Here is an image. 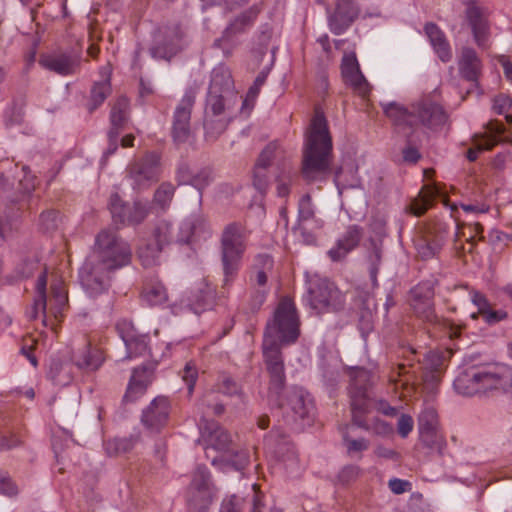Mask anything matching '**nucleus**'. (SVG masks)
I'll return each instance as SVG.
<instances>
[{"instance_id": "a878e982", "label": "nucleus", "mask_w": 512, "mask_h": 512, "mask_svg": "<svg viewBox=\"0 0 512 512\" xmlns=\"http://www.w3.org/2000/svg\"><path fill=\"white\" fill-rule=\"evenodd\" d=\"M72 357L79 368L90 371L97 370L104 361L102 350L93 347L89 341H85L83 347L78 349Z\"/></svg>"}, {"instance_id": "f257e3e1", "label": "nucleus", "mask_w": 512, "mask_h": 512, "mask_svg": "<svg viewBox=\"0 0 512 512\" xmlns=\"http://www.w3.org/2000/svg\"><path fill=\"white\" fill-rule=\"evenodd\" d=\"M131 259L130 245L116 231L103 229L79 271L80 282L91 296L99 295L109 288L111 274L129 265Z\"/></svg>"}, {"instance_id": "aec40b11", "label": "nucleus", "mask_w": 512, "mask_h": 512, "mask_svg": "<svg viewBox=\"0 0 512 512\" xmlns=\"http://www.w3.org/2000/svg\"><path fill=\"white\" fill-rule=\"evenodd\" d=\"M335 3V11L329 17V26L334 34L339 35L357 19L360 9L355 0H335Z\"/></svg>"}, {"instance_id": "79ce46f5", "label": "nucleus", "mask_w": 512, "mask_h": 512, "mask_svg": "<svg viewBox=\"0 0 512 512\" xmlns=\"http://www.w3.org/2000/svg\"><path fill=\"white\" fill-rule=\"evenodd\" d=\"M141 296L142 299L150 306L162 305L168 300L167 290L159 281L146 283L143 287Z\"/></svg>"}, {"instance_id": "69168bd1", "label": "nucleus", "mask_w": 512, "mask_h": 512, "mask_svg": "<svg viewBox=\"0 0 512 512\" xmlns=\"http://www.w3.org/2000/svg\"><path fill=\"white\" fill-rule=\"evenodd\" d=\"M137 440V437L115 439L107 443V449H109V446L113 445L115 453H126L133 449Z\"/></svg>"}, {"instance_id": "680f3d73", "label": "nucleus", "mask_w": 512, "mask_h": 512, "mask_svg": "<svg viewBox=\"0 0 512 512\" xmlns=\"http://www.w3.org/2000/svg\"><path fill=\"white\" fill-rule=\"evenodd\" d=\"M181 376L187 385L189 394H192L198 378V370L196 366L191 362L187 363L181 372Z\"/></svg>"}, {"instance_id": "4c0bfd02", "label": "nucleus", "mask_w": 512, "mask_h": 512, "mask_svg": "<svg viewBox=\"0 0 512 512\" xmlns=\"http://www.w3.org/2000/svg\"><path fill=\"white\" fill-rule=\"evenodd\" d=\"M231 119V115L204 113L205 138L216 140L226 130Z\"/></svg>"}, {"instance_id": "6e6552de", "label": "nucleus", "mask_w": 512, "mask_h": 512, "mask_svg": "<svg viewBox=\"0 0 512 512\" xmlns=\"http://www.w3.org/2000/svg\"><path fill=\"white\" fill-rule=\"evenodd\" d=\"M278 407L289 423L309 419L314 411L310 394L302 387L293 386L278 400Z\"/></svg>"}, {"instance_id": "7ed1b4c3", "label": "nucleus", "mask_w": 512, "mask_h": 512, "mask_svg": "<svg viewBox=\"0 0 512 512\" xmlns=\"http://www.w3.org/2000/svg\"><path fill=\"white\" fill-rule=\"evenodd\" d=\"M332 149L327 119L320 108H315L305 134L302 159V175L305 180L315 182L326 177L332 161Z\"/></svg>"}, {"instance_id": "72a5a7b5", "label": "nucleus", "mask_w": 512, "mask_h": 512, "mask_svg": "<svg viewBox=\"0 0 512 512\" xmlns=\"http://www.w3.org/2000/svg\"><path fill=\"white\" fill-rule=\"evenodd\" d=\"M457 393L464 396H473L482 393L478 369H470L460 373L454 380Z\"/></svg>"}, {"instance_id": "de8ad7c7", "label": "nucleus", "mask_w": 512, "mask_h": 512, "mask_svg": "<svg viewBox=\"0 0 512 512\" xmlns=\"http://www.w3.org/2000/svg\"><path fill=\"white\" fill-rule=\"evenodd\" d=\"M418 425L420 432L430 433L437 430L438 415L436 409L432 406L425 407L418 417Z\"/></svg>"}, {"instance_id": "bf43d9fd", "label": "nucleus", "mask_w": 512, "mask_h": 512, "mask_svg": "<svg viewBox=\"0 0 512 512\" xmlns=\"http://www.w3.org/2000/svg\"><path fill=\"white\" fill-rule=\"evenodd\" d=\"M267 75H268V72H266V71H261L257 75L256 79L254 80L253 85L249 88V90L247 92L245 100L243 101V107L248 103V101H252V102L255 101V99L257 98V96L261 90V87L266 82Z\"/></svg>"}, {"instance_id": "39448f33", "label": "nucleus", "mask_w": 512, "mask_h": 512, "mask_svg": "<svg viewBox=\"0 0 512 512\" xmlns=\"http://www.w3.org/2000/svg\"><path fill=\"white\" fill-rule=\"evenodd\" d=\"M248 232L238 222L227 224L221 234V261L224 272V285L231 283L238 273L241 259L247 248Z\"/></svg>"}, {"instance_id": "864d4df0", "label": "nucleus", "mask_w": 512, "mask_h": 512, "mask_svg": "<svg viewBox=\"0 0 512 512\" xmlns=\"http://www.w3.org/2000/svg\"><path fill=\"white\" fill-rule=\"evenodd\" d=\"M371 246L372 249L368 255L369 273L371 280L375 284L377 281L379 265L382 260V249L375 241H371Z\"/></svg>"}, {"instance_id": "5fc2aeb1", "label": "nucleus", "mask_w": 512, "mask_h": 512, "mask_svg": "<svg viewBox=\"0 0 512 512\" xmlns=\"http://www.w3.org/2000/svg\"><path fill=\"white\" fill-rule=\"evenodd\" d=\"M217 391L227 396H242L241 387L229 376L223 375L217 385Z\"/></svg>"}, {"instance_id": "c9c22d12", "label": "nucleus", "mask_w": 512, "mask_h": 512, "mask_svg": "<svg viewBox=\"0 0 512 512\" xmlns=\"http://www.w3.org/2000/svg\"><path fill=\"white\" fill-rule=\"evenodd\" d=\"M259 13L260 8L257 5H252L248 9L235 16L228 23L226 29L237 36L246 33L254 25Z\"/></svg>"}, {"instance_id": "2eb2a0df", "label": "nucleus", "mask_w": 512, "mask_h": 512, "mask_svg": "<svg viewBox=\"0 0 512 512\" xmlns=\"http://www.w3.org/2000/svg\"><path fill=\"white\" fill-rule=\"evenodd\" d=\"M482 393H512V367L494 364L478 368Z\"/></svg>"}, {"instance_id": "4be33fe9", "label": "nucleus", "mask_w": 512, "mask_h": 512, "mask_svg": "<svg viewBox=\"0 0 512 512\" xmlns=\"http://www.w3.org/2000/svg\"><path fill=\"white\" fill-rule=\"evenodd\" d=\"M116 329L125 343L129 357L142 356L148 350V336L136 331L133 324L122 320L117 323Z\"/></svg>"}, {"instance_id": "c756f323", "label": "nucleus", "mask_w": 512, "mask_h": 512, "mask_svg": "<svg viewBox=\"0 0 512 512\" xmlns=\"http://www.w3.org/2000/svg\"><path fill=\"white\" fill-rule=\"evenodd\" d=\"M208 92L221 95H237L234 91V81L228 68L218 66L213 69Z\"/></svg>"}, {"instance_id": "f704fd0d", "label": "nucleus", "mask_w": 512, "mask_h": 512, "mask_svg": "<svg viewBox=\"0 0 512 512\" xmlns=\"http://www.w3.org/2000/svg\"><path fill=\"white\" fill-rule=\"evenodd\" d=\"M483 226L478 223H471V224H460L457 223V231L455 233V240H454V246L455 249L462 252H465V247L462 244H458L461 237H464L467 241V243L470 244V247L468 249V252H472V248L474 244L476 243V240H482L483 237Z\"/></svg>"}, {"instance_id": "603ef678", "label": "nucleus", "mask_w": 512, "mask_h": 512, "mask_svg": "<svg viewBox=\"0 0 512 512\" xmlns=\"http://www.w3.org/2000/svg\"><path fill=\"white\" fill-rule=\"evenodd\" d=\"M207 224L206 218L203 215H195L189 221L183 223L182 230L185 235L181 237V241L188 242L190 237L195 235L198 230L203 229Z\"/></svg>"}, {"instance_id": "473e14b6", "label": "nucleus", "mask_w": 512, "mask_h": 512, "mask_svg": "<svg viewBox=\"0 0 512 512\" xmlns=\"http://www.w3.org/2000/svg\"><path fill=\"white\" fill-rule=\"evenodd\" d=\"M150 382V375L145 368L135 369L133 371L132 377L128 384L123 400L125 402L136 401L145 393Z\"/></svg>"}, {"instance_id": "4d7b16f0", "label": "nucleus", "mask_w": 512, "mask_h": 512, "mask_svg": "<svg viewBox=\"0 0 512 512\" xmlns=\"http://www.w3.org/2000/svg\"><path fill=\"white\" fill-rule=\"evenodd\" d=\"M420 439L427 447L437 449L440 454H442L446 446L445 440L437 434V430L430 433H426V431L420 432Z\"/></svg>"}, {"instance_id": "a19ab883", "label": "nucleus", "mask_w": 512, "mask_h": 512, "mask_svg": "<svg viewBox=\"0 0 512 512\" xmlns=\"http://www.w3.org/2000/svg\"><path fill=\"white\" fill-rule=\"evenodd\" d=\"M208 446L218 451H226L231 443L230 435L217 423H211L203 432Z\"/></svg>"}, {"instance_id": "e2e57ef3", "label": "nucleus", "mask_w": 512, "mask_h": 512, "mask_svg": "<svg viewBox=\"0 0 512 512\" xmlns=\"http://www.w3.org/2000/svg\"><path fill=\"white\" fill-rule=\"evenodd\" d=\"M64 370L60 362H53L50 366L49 377L57 385H66L70 382L71 377L69 374L62 375Z\"/></svg>"}, {"instance_id": "f3484780", "label": "nucleus", "mask_w": 512, "mask_h": 512, "mask_svg": "<svg viewBox=\"0 0 512 512\" xmlns=\"http://www.w3.org/2000/svg\"><path fill=\"white\" fill-rule=\"evenodd\" d=\"M486 131L481 134H476L473 137L474 148H470L467 151V158L470 161H475L478 157V152L491 150L500 142L507 141V137L504 136L506 128L503 123L493 120L486 124Z\"/></svg>"}, {"instance_id": "37998d69", "label": "nucleus", "mask_w": 512, "mask_h": 512, "mask_svg": "<svg viewBox=\"0 0 512 512\" xmlns=\"http://www.w3.org/2000/svg\"><path fill=\"white\" fill-rule=\"evenodd\" d=\"M163 249L161 244H156L151 238L145 240L137 250L138 258L144 267H152L159 263V257Z\"/></svg>"}, {"instance_id": "338daca9", "label": "nucleus", "mask_w": 512, "mask_h": 512, "mask_svg": "<svg viewBox=\"0 0 512 512\" xmlns=\"http://www.w3.org/2000/svg\"><path fill=\"white\" fill-rule=\"evenodd\" d=\"M58 212L55 210L44 211L40 215V225L45 231L54 230L57 227Z\"/></svg>"}, {"instance_id": "412c9836", "label": "nucleus", "mask_w": 512, "mask_h": 512, "mask_svg": "<svg viewBox=\"0 0 512 512\" xmlns=\"http://www.w3.org/2000/svg\"><path fill=\"white\" fill-rule=\"evenodd\" d=\"M363 237V229L357 225H350L339 237L335 245L328 251L333 262L344 260L347 255L358 247Z\"/></svg>"}, {"instance_id": "f03ea898", "label": "nucleus", "mask_w": 512, "mask_h": 512, "mask_svg": "<svg viewBox=\"0 0 512 512\" xmlns=\"http://www.w3.org/2000/svg\"><path fill=\"white\" fill-rule=\"evenodd\" d=\"M383 111L395 129L408 139V142L428 139V133L441 130L448 120L444 108L425 97L405 107L397 102L382 104Z\"/></svg>"}, {"instance_id": "c85d7f7f", "label": "nucleus", "mask_w": 512, "mask_h": 512, "mask_svg": "<svg viewBox=\"0 0 512 512\" xmlns=\"http://www.w3.org/2000/svg\"><path fill=\"white\" fill-rule=\"evenodd\" d=\"M102 72L107 74V76L102 81L95 82L92 85L90 95L86 102V108L89 113H93L95 110H97L112 92V86L109 77V74L111 73L110 67H104Z\"/></svg>"}, {"instance_id": "13d9d810", "label": "nucleus", "mask_w": 512, "mask_h": 512, "mask_svg": "<svg viewBox=\"0 0 512 512\" xmlns=\"http://www.w3.org/2000/svg\"><path fill=\"white\" fill-rule=\"evenodd\" d=\"M360 72L359 64L354 54H346L342 59L341 73L343 79Z\"/></svg>"}, {"instance_id": "1a4fd4ad", "label": "nucleus", "mask_w": 512, "mask_h": 512, "mask_svg": "<svg viewBox=\"0 0 512 512\" xmlns=\"http://www.w3.org/2000/svg\"><path fill=\"white\" fill-rule=\"evenodd\" d=\"M126 171L134 190H146L160 179L162 171L160 156L154 152L147 153L144 157L131 162Z\"/></svg>"}, {"instance_id": "a18cd8bd", "label": "nucleus", "mask_w": 512, "mask_h": 512, "mask_svg": "<svg viewBox=\"0 0 512 512\" xmlns=\"http://www.w3.org/2000/svg\"><path fill=\"white\" fill-rule=\"evenodd\" d=\"M239 45L240 40L238 36L226 28L222 32V35L213 42V47L220 49L226 58L231 57Z\"/></svg>"}, {"instance_id": "0eeeda50", "label": "nucleus", "mask_w": 512, "mask_h": 512, "mask_svg": "<svg viewBox=\"0 0 512 512\" xmlns=\"http://www.w3.org/2000/svg\"><path fill=\"white\" fill-rule=\"evenodd\" d=\"M300 335V320L294 302L283 297L274 312L273 318L266 324L264 339L289 345L295 343Z\"/></svg>"}, {"instance_id": "6ab92c4d", "label": "nucleus", "mask_w": 512, "mask_h": 512, "mask_svg": "<svg viewBox=\"0 0 512 512\" xmlns=\"http://www.w3.org/2000/svg\"><path fill=\"white\" fill-rule=\"evenodd\" d=\"M170 403L166 397H156L142 412L141 422L151 432H159L168 422Z\"/></svg>"}, {"instance_id": "bb28decb", "label": "nucleus", "mask_w": 512, "mask_h": 512, "mask_svg": "<svg viewBox=\"0 0 512 512\" xmlns=\"http://www.w3.org/2000/svg\"><path fill=\"white\" fill-rule=\"evenodd\" d=\"M424 30L439 59L444 63L449 62L452 49L444 32L434 23H427Z\"/></svg>"}, {"instance_id": "4468645a", "label": "nucleus", "mask_w": 512, "mask_h": 512, "mask_svg": "<svg viewBox=\"0 0 512 512\" xmlns=\"http://www.w3.org/2000/svg\"><path fill=\"white\" fill-rule=\"evenodd\" d=\"M275 340L263 339L262 350L264 362L269 373V390L278 394L285 386L286 376L281 347Z\"/></svg>"}, {"instance_id": "7c9ffc66", "label": "nucleus", "mask_w": 512, "mask_h": 512, "mask_svg": "<svg viewBox=\"0 0 512 512\" xmlns=\"http://www.w3.org/2000/svg\"><path fill=\"white\" fill-rule=\"evenodd\" d=\"M275 150L274 145H267L259 155L254 167L253 185L261 193L265 194L269 187L267 168L269 167L268 153Z\"/></svg>"}, {"instance_id": "6e6d98bb", "label": "nucleus", "mask_w": 512, "mask_h": 512, "mask_svg": "<svg viewBox=\"0 0 512 512\" xmlns=\"http://www.w3.org/2000/svg\"><path fill=\"white\" fill-rule=\"evenodd\" d=\"M345 83L350 85L354 92L358 95L365 97L370 92V86L363 74L360 72L354 74L353 76H349L344 79Z\"/></svg>"}, {"instance_id": "0e129e2a", "label": "nucleus", "mask_w": 512, "mask_h": 512, "mask_svg": "<svg viewBox=\"0 0 512 512\" xmlns=\"http://www.w3.org/2000/svg\"><path fill=\"white\" fill-rule=\"evenodd\" d=\"M211 181L212 175L210 170L203 169L192 176L190 185L194 186L201 193V191L207 187Z\"/></svg>"}, {"instance_id": "774afa93", "label": "nucleus", "mask_w": 512, "mask_h": 512, "mask_svg": "<svg viewBox=\"0 0 512 512\" xmlns=\"http://www.w3.org/2000/svg\"><path fill=\"white\" fill-rule=\"evenodd\" d=\"M219 512H242V503L235 495L224 498L221 502Z\"/></svg>"}, {"instance_id": "b1692460", "label": "nucleus", "mask_w": 512, "mask_h": 512, "mask_svg": "<svg viewBox=\"0 0 512 512\" xmlns=\"http://www.w3.org/2000/svg\"><path fill=\"white\" fill-rule=\"evenodd\" d=\"M118 198L111 199L110 209L114 218H118L120 222L127 224H139L148 216L149 208L146 204L135 202L130 208H126L118 204Z\"/></svg>"}, {"instance_id": "ddd939ff", "label": "nucleus", "mask_w": 512, "mask_h": 512, "mask_svg": "<svg viewBox=\"0 0 512 512\" xmlns=\"http://www.w3.org/2000/svg\"><path fill=\"white\" fill-rule=\"evenodd\" d=\"M198 87H189L177 104L172 121V137L176 143L188 141L191 135V113L195 104Z\"/></svg>"}, {"instance_id": "052dcab7", "label": "nucleus", "mask_w": 512, "mask_h": 512, "mask_svg": "<svg viewBox=\"0 0 512 512\" xmlns=\"http://www.w3.org/2000/svg\"><path fill=\"white\" fill-rule=\"evenodd\" d=\"M298 215L302 221H307L313 218L314 209L312 204V198L309 194H305L301 197L298 204Z\"/></svg>"}, {"instance_id": "f8f14e48", "label": "nucleus", "mask_w": 512, "mask_h": 512, "mask_svg": "<svg viewBox=\"0 0 512 512\" xmlns=\"http://www.w3.org/2000/svg\"><path fill=\"white\" fill-rule=\"evenodd\" d=\"M81 63V50L74 48L54 50L43 53L39 57L41 67L61 76H69L78 73L81 68Z\"/></svg>"}, {"instance_id": "2f4dec72", "label": "nucleus", "mask_w": 512, "mask_h": 512, "mask_svg": "<svg viewBox=\"0 0 512 512\" xmlns=\"http://www.w3.org/2000/svg\"><path fill=\"white\" fill-rule=\"evenodd\" d=\"M411 307L413 308L417 317L429 323H437L438 316L435 313L434 305L431 294L421 296L418 289L411 291Z\"/></svg>"}, {"instance_id": "09e8293b", "label": "nucleus", "mask_w": 512, "mask_h": 512, "mask_svg": "<svg viewBox=\"0 0 512 512\" xmlns=\"http://www.w3.org/2000/svg\"><path fill=\"white\" fill-rule=\"evenodd\" d=\"M269 286L250 285L248 306L251 312H257L266 301L269 294Z\"/></svg>"}, {"instance_id": "49530a36", "label": "nucleus", "mask_w": 512, "mask_h": 512, "mask_svg": "<svg viewBox=\"0 0 512 512\" xmlns=\"http://www.w3.org/2000/svg\"><path fill=\"white\" fill-rule=\"evenodd\" d=\"M174 194L175 186L170 182H163L154 193L153 203L165 210L170 206Z\"/></svg>"}, {"instance_id": "8fccbe9b", "label": "nucleus", "mask_w": 512, "mask_h": 512, "mask_svg": "<svg viewBox=\"0 0 512 512\" xmlns=\"http://www.w3.org/2000/svg\"><path fill=\"white\" fill-rule=\"evenodd\" d=\"M171 236V224L168 221L162 220L155 225L151 239L155 241L156 244H161V249H163V247L170 242Z\"/></svg>"}, {"instance_id": "c03bdc74", "label": "nucleus", "mask_w": 512, "mask_h": 512, "mask_svg": "<svg viewBox=\"0 0 512 512\" xmlns=\"http://www.w3.org/2000/svg\"><path fill=\"white\" fill-rule=\"evenodd\" d=\"M216 489L211 480V474L208 468L204 465H199L191 474V481L188 485L186 492L199 491V490Z\"/></svg>"}, {"instance_id": "5701e85b", "label": "nucleus", "mask_w": 512, "mask_h": 512, "mask_svg": "<svg viewBox=\"0 0 512 512\" xmlns=\"http://www.w3.org/2000/svg\"><path fill=\"white\" fill-rule=\"evenodd\" d=\"M482 61L475 49L463 47L458 58V69L461 77L476 83L482 74Z\"/></svg>"}, {"instance_id": "58836bf2", "label": "nucleus", "mask_w": 512, "mask_h": 512, "mask_svg": "<svg viewBox=\"0 0 512 512\" xmlns=\"http://www.w3.org/2000/svg\"><path fill=\"white\" fill-rule=\"evenodd\" d=\"M216 496V489L186 492L189 512H208Z\"/></svg>"}, {"instance_id": "393cba45", "label": "nucleus", "mask_w": 512, "mask_h": 512, "mask_svg": "<svg viewBox=\"0 0 512 512\" xmlns=\"http://www.w3.org/2000/svg\"><path fill=\"white\" fill-rule=\"evenodd\" d=\"M110 106L109 120L111 127L109 131L111 137H114L116 134L120 133L129 120L130 102L126 96L121 95L114 99Z\"/></svg>"}, {"instance_id": "20e7f679", "label": "nucleus", "mask_w": 512, "mask_h": 512, "mask_svg": "<svg viewBox=\"0 0 512 512\" xmlns=\"http://www.w3.org/2000/svg\"><path fill=\"white\" fill-rule=\"evenodd\" d=\"M350 376L349 394L353 423L377 435L386 436L391 434L393 432L391 424L377 418L369 423L365 417L373 406V399L369 393V388L372 385L371 373L364 368H355L351 371Z\"/></svg>"}, {"instance_id": "9d476101", "label": "nucleus", "mask_w": 512, "mask_h": 512, "mask_svg": "<svg viewBox=\"0 0 512 512\" xmlns=\"http://www.w3.org/2000/svg\"><path fill=\"white\" fill-rule=\"evenodd\" d=\"M185 37L186 29L181 22L173 21L161 26L154 36L153 57L170 59L183 48Z\"/></svg>"}, {"instance_id": "a211bd4d", "label": "nucleus", "mask_w": 512, "mask_h": 512, "mask_svg": "<svg viewBox=\"0 0 512 512\" xmlns=\"http://www.w3.org/2000/svg\"><path fill=\"white\" fill-rule=\"evenodd\" d=\"M447 238L445 227L441 223H435L428 227L427 231L415 242L418 255L422 259H430L442 249Z\"/></svg>"}, {"instance_id": "ea45409f", "label": "nucleus", "mask_w": 512, "mask_h": 512, "mask_svg": "<svg viewBox=\"0 0 512 512\" xmlns=\"http://www.w3.org/2000/svg\"><path fill=\"white\" fill-rule=\"evenodd\" d=\"M236 99L237 95H221L208 92L204 113L231 115L230 110Z\"/></svg>"}, {"instance_id": "9b49d317", "label": "nucleus", "mask_w": 512, "mask_h": 512, "mask_svg": "<svg viewBox=\"0 0 512 512\" xmlns=\"http://www.w3.org/2000/svg\"><path fill=\"white\" fill-rule=\"evenodd\" d=\"M463 27L470 30L478 48L485 50L490 47L491 23L486 8L475 2L468 3L464 10Z\"/></svg>"}, {"instance_id": "dca6fc26", "label": "nucleus", "mask_w": 512, "mask_h": 512, "mask_svg": "<svg viewBox=\"0 0 512 512\" xmlns=\"http://www.w3.org/2000/svg\"><path fill=\"white\" fill-rule=\"evenodd\" d=\"M310 304L318 312H338L344 308L345 296L333 283L321 281L310 289Z\"/></svg>"}, {"instance_id": "e433bc0d", "label": "nucleus", "mask_w": 512, "mask_h": 512, "mask_svg": "<svg viewBox=\"0 0 512 512\" xmlns=\"http://www.w3.org/2000/svg\"><path fill=\"white\" fill-rule=\"evenodd\" d=\"M438 195H440V190L435 184L424 185L418 197L411 202L409 206L410 212L415 216L423 215Z\"/></svg>"}, {"instance_id": "cd10ccee", "label": "nucleus", "mask_w": 512, "mask_h": 512, "mask_svg": "<svg viewBox=\"0 0 512 512\" xmlns=\"http://www.w3.org/2000/svg\"><path fill=\"white\" fill-rule=\"evenodd\" d=\"M274 268V260L268 254H259L254 258L249 275V285L268 286V276Z\"/></svg>"}, {"instance_id": "423d86ee", "label": "nucleus", "mask_w": 512, "mask_h": 512, "mask_svg": "<svg viewBox=\"0 0 512 512\" xmlns=\"http://www.w3.org/2000/svg\"><path fill=\"white\" fill-rule=\"evenodd\" d=\"M47 274L44 269L37 280V293L33 307L32 318L36 319L39 314L43 316L45 326L54 328L56 322H60L63 317L64 309L67 305V292L63 283L58 282L50 287V295H46Z\"/></svg>"}, {"instance_id": "3c124183", "label": "nucleus", "mask_w": 512, "mask_h": 512, "mask_svg": "<svg viewBox=\"0 0 512 512\" xmlns=\"http://www.w3.org/2000/svg\"><path fill=\"white\" fill-rule=\"evenodd\" d=\"M343 440L347 453L351 457L358 456V458H361V453L368 450L370 446L369 440L365 438L354 439L345 434Z\"/></svg>"}]
</instances>
